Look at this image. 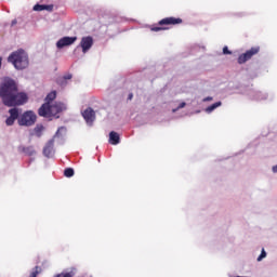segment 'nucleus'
I'll return each mask as SVG.
<instances>
[{"mask_svg": "<svg viewBox=\"0 0 277 277\" xmlns=\"http://www.w3.org/2000/svg\"><path fill=\"white\" fill-rule=\"evenodd\" d=\"M265 256H267V252H265V249H262L260 256H258V261L259 262L263 261V259H265Z\"/></svg>", "mask_w": 277, "mask_h": 277, "instance_id": "nucleus-21", "label": "nucleus"}, {"mask_svg": "<svg viewBox=\"0 0 277 277\" xmlns=\"http://www.w3.org/2000/svg\"><path fill=\"white\" fill-rule=\"evenodd\" d=\"M42 272V268L36 266L35 271L30 274V277H38V274Z\"/></svg>", "mask_w": 277, "mask_h": 277, "instance_id": "nucleus-20", "label": "nucleus"}, {"mask_svg": "<svg viewBox=\"0 0 277 277\" xmlns=\"http://www.w3.org/2000/svg\"><path fill=\"white\" fill-rule=\"evenodd\" d=\"M223 54H224V55H232L233 52H230V51L228 50V47H224V48H223Z\"/></svg>", "mask_w": 277, "mask_h": 277, "instance_id": "nucleus-23", "label": "nucleus"}, {"mask_svg": "<svg viewBox=\"0 0 277 277\" xmlns=\"http://www.w3.org/2000/svg\"><path fill=\"white\" fill-rule=\"evenodd\" d=\"M67 106L62 102H55L53 104L44 103L38 110L39 116L42 118H60L57 114L66 111Z\"/></svg>", "mask_w": 277, "mask_h": 277, "instance_id": "nucleus-2", "label": "nucleus"}, {"mask_svg": "<svg viewBox=\"0 0 277 277\" xmlns=\"http://www.w3.org/2000/svg\"><path fill=\"white\" fill-rule=\"evenodd\" d=\"M23 151L28 155L29 157L36 155V149H34V147L29 146V147H24Z\"/></svg>", "mask_w": 277, "mask_h": 277, "instance_id": "nucleus-17", "label": "nucleus"}, {"mask_svg": "<svg viewBox=\"0 0 277 277\" xmlns=\"http://www.w3.org/2000/svg\"><path fill=\"white\" fill-rule=\"evenodd\" d=\"M0 68H1V58H0Z\"/></svg>", "mask_w": 277, "mask_h": 277, "instance_id": "nucleus-32", "label": "nucleus"}, {"mask_svg": "<svg viewBox=\"0 0 277 277\" xmlns=\"http://www.w3.org/2000/svg\"><path fill=\"white\" fill-rule=\"evenodd\" d=\"M63 277H75V271L63 274Z\"/></svg>", "mask_w": 277, "mask_h": 277, "instance_id": "nucleus-24", "label": "nucleus"}, {"mask_svg": "<svg viewBox=\"0 0 277 277\" xmlns=\"http://www.w3.org/2000/svg\"><path fill=\"white\" fill-rule=\"evenodd\" d=\"M16 23H17L16 19H13L11 23L12 27H14V25H16Z\"/></svg>", "mask_w": 277, "mask_h": 277, "instance_id": "nucleus-29", "label": "nucleus"}, {"mask_svg": "<svg viewBox=\"0 0 277 277\" xmlns=\"http://www.w3.org/2000/svg\"><path fill=\"white\" fill-rule=\"evenodd\" d=\"M185 102H182L179 106H177V108H175V109H173L172 111H173V114L174 113H176V111H179V109H183V107H185Z\"/></svg>", "mask_w": 277, "mask_h": 277, "instance_id": "nucleus-22", "label": "nucleus"}, {"mask_svg": "<svg viewBox=\"0 0 277 277\" xmlns=\"http://www.w3.org/2000/svg\"><path fill=\"white\" fill-rule=\"evenodd\" d=\"M82 117L84 118L87 124H92V122H94V120H96V115L94 113V109H92V108H87L82 113Z\"/></svg>", "mask_w": 277, "mask_h": 277, "instance_id": "nucleus-10", "label": "nucleus"}, {"mask_svg": "<svg viewBox=\"0 0 277 277\" xmlns=\"http://www.w3.org/2000/svg\"><path fill=\"white\" fill-rule=\"evenodd\" d=\"M77 42V37H63L56 42L57 49H64V47H70Z\"/></svg>", "mask_w": 277, "mask_h": 277, "instance_id": "nucleus-8", "label": "nucleus"}, {"mask_svg": "<svg viewBox=\"0 0 277 277\" xmlns=\"http://www.w3.org/2000/svg\"><path fill=\"white\" fill-rule=\"evenodd\" d=\"M37 118L38 116H36V113L27 110L18 118V124L19 127H34Z\"/></svg>", "mask_w": 277, "mask_h": 277, "instance_id": "nucleus-5", "label": "nucleus"}, {"mask_svg": "<svg viewBox=\"0 0 277 277\" xmlns=\"http://www.w3.org/2000/svg\"><path fill=\"white\" fill-rule=\"evenodd\" d=\"M55 277H62V274H57V275H55Z\"/></svg>", "mask_w": 277, "mask_h": 277, "instance_id": "nucleus-31", "label": "nucleus"}, {"mask_svg": "<svg viewBox=\"0 0 277 277\" xmlns=\"http://www.w3.org/2000/svg\"><path fill=\"white\" fill-rule=\"evenodd\" d=\"M0 97L6 107H16L27 103V94L18 93V87L13 79L6 78L0 84Z\"/></svg>", "mask_w": 277, "mask_h": 277, "instance_id": "nucleus-1", "label": "nucleus"}, {"mask_svg": "<svg viewBox=\"0 0 277 277\" xmlns=\"http://www.w3.org/2000/svg\"><path fill=\"white\" fill-rule=\"evenodd\" d=\"M260 48H251L249 51H247L246 53L241 54L238 57V64H246V62H248V60H252L253 55H256V53H259Z\"/></svg>", "mask_w": 277, "mask_h": 277, "instance_id": "nucleus-7", "label": "nucleus"}, {"mask_svg": "<svg viewBox=\"0 0 277 277\" xmlns=\"http://www.w3.org/2000/svg\"><path fill=\"white\" fill-rule=\"evenodd\" d=\"M43 10H47L48 12H51V11H53V5L36 4L34 6L35 12H43Z\"/></svg>", "mask_w": 277, "mask_h": 277, "instance_id": "nucleus-13", "label": "nucleus"}, {"mask_svg": "<svg viewBox=\"0 0 277 277\" xmlns=\"http://www.w3.org/2000/svg\"><path fill=\"white\" fill-rule=\"evenodd\" d=\"M131 98H133V94H130V95H129V101H131Z\"/></svg>", "mask_w": 277, "mask_h": 277, "instance_id": "nucleus-30", "label": "nucleus"}, {"mask_svg": "<svg viewBox=\"0 0 277 277\" xmlns=\"http://www.w3.org/2000/svg\"><path fill=\"white\" fill-rule=\"evenodd\" d=\"M64 176H66L67 179L75 176V170L72 168L65 169Z\"/></svg>", "mask_w": 277, "mask_h": 277, "instance_id": "nucleus-18", "label": "nucleus"}, {"mask_svg": "<svg viewBox=\"0 0 277 277\" xmlns=\"http://www.w3.org/2000/svg\"><path fill=\"white\" fill-rule=\"evenodd\" d=\"M217 107H222V102H216L206 108V114H212V111H215Z\"/></svg>", "mask_w": 277, "mask_h": 277, "instance_id": "nucleus-14", "label": "nucleus"}, {"mask_svg": "<svg viewBox=\"0 0 277 277\" xmlns=\"http://www.w3.org/2000/svg\"><path fill=\"white\" fill-rule=\"evenodd\" d=\"M69 79H72V75H66L63 77V81H69Z\"/></svg>", "mask_w": 277, "mask_h": 277, "instance_id": "nucleus-25", "label": "nucleus"}, {"mask_svg": "<svg viewBox=\"0 0 277 277\" xmlns=\"http://www.w3.org/2000/svg\"><path fill=\"white\" fill-rule=\"evenodd\" d=\"M183 19L176 17H166L159 22V25H180Z\"/></svg>", "mask_w": 277, "mask_h": 277, "instance_id": "nucleus-11", "label": "nucleus"}, {"mask_svg": "<svg viewBox=\"0 0 277 277\" xmlns=\"http://www.w3.org/2000/svg\"><path fill=\"white\" fill-rule=\"evenodd\" d=\"M56 96H57V93L55 91L49 93L45 97V103H48V105H51V103L55 101Z\"/></svg>", "mask_w": 277, "mask_h": 277, "instance_id": "nucleus-15", "label": "nucleus"}, {"mask_svg": "<svg viewBox=\"0 0 277 277\" xmlns=\"http://www.w3.org/2000/svg\"><path fill=\"white\" fill-rule=\"evenodd\" d=\"M92 44H94V40L92 37H83L80 42V47L83 53H88L90 49H92Z\"/></svg>", "mask_w": 277, "mask_h": 277, "instance_id": "nucleus-9", "label": "nucleus"}, {"mask_svg": "<svg viewBox=\"0 0 277 277\" xmlns=\"http://www.w3.org/2000/svg\"><path fill=\"white\" fill-rule=\"evenodd\" d=\"M273 172H274V174L277 173V164L273 167Z\"/></svg>", "mask_w": 277, "mask_h": 277, "instance_id": "nucleus-28", "label": "nucleus"}, {"mask_svg": "<svg viewBox=\"0 0 277 277\" xmlns=\"http://www.w3.org/2000/svg\"><path fill=\"white\" fill-rule=\"evenodd\" d=\"M8 62H10V64H13L16 70H25V68L29 67V55L27 54V52H25V50L19 49L10 54V56L8 57Z\"/></svg>", "mask_w": 277, "mask_h": 277, "instance_id": "nucleus-3", "label": "nucleus"}, {"mask_svg": "<svg viewBox=\"0 0 277 277\" xmlns=\"http://www.w3.org/2000/svg\"><path fill=\"white\" fill-rule=\"evenodd\" d=\"M256 96L258 101H265L267 98V93L259 92Z\"/></svg>", "mask_w": 277, "mask_h": 277, "instance_id": "nucleus-19", "label": "nucleus"}, {"mask_svg": "<svg viewBox=\"0 0 277 277\" xmlns=\"http://www.w3.org/2000/svg\"><path fill=\"white\" fill-rule=\"evenodd\" d=\"M209 101H213V97H212V96H208V97H205V98H203V103H207V102H209Z\"/></svg>", "mask_w": 277, "mask_h": 277, "instance_id": "nucleus-27", "label": "nucleus"}, {"mask_svg": "<svg viewBox=\"0 0 277 277\" xmlns=\"http://www.w3.org/2000/svg\"><path fill=\"white\" fill-rule=\"evenodd\" d=\"M35 135L37 137H41L42 136V131H44V126H37L35 129Z\"/></svg>", "mask_w": 277, "mask_h": 277, "instance_id": "nucleus-16", "label": "nucleus"}, {"mask_svg": "<svg viewBox=\"0 0 277 277\" xmlns=\"http://www.w3.org/2000/svg\"><path fill=\"white\" fill-rule=\"evenodd\" d=\"M62 133L66 134L65 127L58 128V130L54 134L53 138H51L43 147V155L48 159L55 157V137H60V135H62Z\"/></svg>", "mask_w": 277, "mask_h": 277, "instance_id": "nucleus-4", "label": "nucleus"}, {"mask_svg": "<svg viewBox=\"0 0 277 277\" xmlns=\"http://www.w3.org/2000/svg\"><path fill=\"white\" fill-rule=\"evenodd\" d=\"M9 114L10 116L6 118L5 120V124L6 127H12L14 126V122H16V120H18L21 117V109L18 108H11L9 109Z\"/></svg>", "mask_w": 277, "mask_h": 277, "instance_id": "nucleus-6", "label": "nucleus"}, {"mask_svg": "<svg viewBox=\"0 0 277 277\" xmlns=\"http://www.w3.org/2000/svg\"><path fill=\"white\" fill-rule=\"evenodd\" d=\"M162 29H166L163 27H153L151 31H161Z\"/></svg>", "mask_w": 277, "mask_h": 277, "instance_id": "nucleus-26", "label": "nucleus"}, {"mask_svg": "<svg viewBox=\"0 0 277 277\" xmlns=\"http://www.w3.org/2000/svg\"><path fill=\"white\" fill-rule=\"evenodd\" d=\"M109 144H111L113 146H117V144H120V135L118 134V132L111 131L109 133Z\"/></svg>", "mask_w": 277, "mask_h": 277, "instance_id": "nucleus-12", "label": "nucleus"}]
</instances>
